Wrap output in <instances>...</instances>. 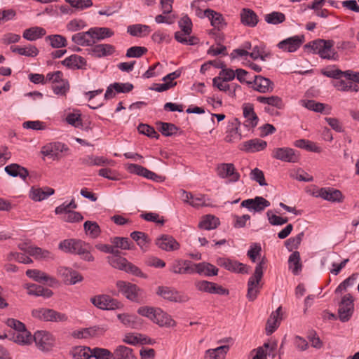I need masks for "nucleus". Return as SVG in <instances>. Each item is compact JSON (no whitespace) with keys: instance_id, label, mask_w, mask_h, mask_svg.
Masks as SVG:
<instances>
[{"instance_id":"obj_1","label":"nucleus","mask_w":359,"mask_h":359,"mask_svg":"<svg viewBox=\"0 0 359 359\" xmlns=\"http://www.w3.org/2000/svg\"><path fill=\"white\" fill-rule=\"evenodd\" d=\"M58 248L65 253L78 255L85 261H94V257L90 252L89 244L82 240L65 239L59 243Z\"/></svg>"},{"instance_id":"obj_2","label":"nucleus","mask_w":359,"mask_h":359,"mask_svg":"<svg viewBox=\"0 0 359 359\" xmlns=\"http://www.w3.org/2000/svg\"><path fill=\"white\" fill-rule=\"evenodd\" d=\"M266 262L263 258L255 266V272L248 281L247 298L249 301H254L259 293L262 285L260 281L263 277V270Z\"/></svg>"},{"instance_id":"obj_3","label":"nucleus","mask_w":359,"mask_h":359,"mask_svg":"<svg viewBox=\"0 0 359 359\" xmlns=\"http://www.w3.org/2000/svg\"><path fill=\"white\" fill-rule=\"evenodd\" d=\"M332 40L317 39L305 45L306 48H311L313 53H317L320 57L327 60H335L336 53L332 48Z\"/></svg>"},{"instance_id":"obj_4","label":"nucleus","mask_w":359,"mask_h":359,"mask_svg":"<svg viewBox=\"0 0 359 359\" xmlns=\"http://www.w3.org/2000/svg\"><path fill=\"white\" fill-rule=\"evenodd\" d=\"M32 315L35 318L47 322L60 323L68 320L67 314L46 308L34 309Z\"/></svg>"},{"instance_id":"obj_5","label":"nucleus","mask_w":359,"mask_h":359,"mask_svg":"<svg viewBox=\"0 0 359 359\" xmlns=\"http://www.w3.org/2000/svg\"><path fill=\"white\" fill-rule=\"evenodd\" d=\"M271 157L286 163H297L300 159L299 153L290 147H277L273 149Z\"/></svg>"},{"instance_id":"obj_6","label":"nucleus","mask_w":359,"mask_h":359,"mask_svg":"<svg viewBox=\"0 0 359 359\" xmlns=\"http://www.w3.org/2000/svg\"><path fill=\"white\" fill-rule=\"evenodd\" d=\"M36 346L43 351H50L54 346L55 337L46 330L36 331L33 336Z\"/></svg>"},{"instance_id":"obj_7","label":"nucleus","mask_w":359,"mask_h":359,"mask_svg":"<svg viewBox=\"0 0 359 359\" xmlns=\"http://www.w3.org/2000/svg\"><path fill=\"white\" fill-rule=\"evenodd\" d=\"M156 294L164 299L174 302L184 303L189 299L187 294L165 286L158 287Z\"/></svg>"},{"instance_id":"obj_8","label":"nucleus","mask_w":359,"mask_h":359,"mask_svg":"<svg viewBox=\"0 0 359 359\" xmlns=\"http://www.w3.org/2000/svg\"><path fill=\"white\" fill-rule=\"evenodd\" d=\"M353 299L351 294L344 295L339 305L338 315L339 320L343 323L348 321L353 313Z\"/></svg>"},{"instance_id":"obj_9","label":"nucleus","mask_w":359,"mask_h":359,"mask_svg":"<svg viewBox=\"0 0 359 359\" xmlns=\"http://www.w3.org/2000/svg\"><path fill=\"white\" fill-rule=\"evenodd\" d=\"M90 302L95 306L102 310H114L121 306L118 300L104 294L92 297Z\"/></svg>"},{"instance_id":"obj_10","label":"nucleus","mask_w":359,"mask_h":359,"mask_svg":"<svg viewBox=\"0 0 359 359\" xmlns=\"http://www.w3.org/2000/svg\"><path fill=\"white\" fill-rule=\"evenodd\" d=\"M194 262L182 259H176L169 265V271L177 275L194 274Z\"/></svg>"},{"instance_id":"obj_11","label":"nucleus","mask_w":359,"mask_h":359,"mask_svg":"<svg viewBox=\"0 0 359 359\" xmlns=\"http://www.w3.org/2000/svg\"><path fill=\"white\" fill-rule=\"evenodd\" d=\"M68 150V147L64 143L60 142H51L41 148V154L45 156H49L53 160L61 158V153Z\"/></svg>"},{"instance_id":"obj_12","label":"nucleus","mask_w":359,"mask_h":359,"mask_svg":"<svg viewBox=\"0 0 359 359\" xmlns=\"http://www.w3.org/2000/svg\"><path fill=\"white\" fill-rule=\"evenodd\" d=\"M116 285L118 291L127 299L133 302L138 300L140 290L136 285L124 280H118Z\"/></svg>"},{"instance_id":"obj_13","label":"nucleus","mask_w":359,"mask_h":359,"mask_svg":"<svg viewBox=\"0 0 359 359\" xmlns=\"http://www.w3.org/2000/svg\"><path fill=\"white\" fill-rule=\"evenodd\" d=\"M242 109L243 116L245 118L243 123L244 127L248 130L255 128L259 123V118L255 111L254 105L249 102L243 103Z\"/></svg>"},{"instance_id":"obj_14","label":"nucleus","mask_w":359,"mask_h":359,"mask_svg":"<svg viewBox=\"0 0 359 359\" xmlns=\"http://www.w3.org/2000/svg\"><path fill=\"white\" fill-rule=\"evenodd\" d=\"M217 173L220 178L229 179V182H236L240 179V174L236 172L233 163H220L217 167Z\"/></svg>"},{"instance_id":"obj_15","label":"nucleus","mask_w":359,"mask_h":359,"mask_svg":"<svg viewBox=\"0 0 359 359\" xmlns=\"http://www.w3.org/2000/svg\"><path fill=\"white\" fill-rule=\"evenodd\" d=\"M217 265L224 267L225 269L236 273H248L249 266L237 261L231 260L229 258L219 257L217 259Z\"/></svg>"},{"instance_id":"obj_16","label":"nucleus","mask_w":359,"mask_h":359,"mask_svg":"<svg viewBox=\"0 0 359 359\" xmlns=\"http://www.w3.org/2000/svg\"><path fill=\"white\" fill-rule=\"evenodd\" d=\"M304 41L303 35H295L280 41L277 46L283 51L293 53L297 50Z\"/></svg>"},{"instance_id":"obj_17","label":"nucleus","mask_w":359,"mask_h":359,"mask_svg":"<svg viewBox=\"0 0 359 359\" xmlns=\"http://www.w3.org/2000/svg\"><path fill=\"white\" fill-rule=\"evenodd\" d=\"M313 195L315 197H319L332 203H339L343 200V195L341 192L338 189L331 187L320 188L315 191Z\"/></svg>"},{"instance_id":"obj_18","label":"nucleus","mask_w":359,"mask_h":359,"mask_svg":"<svg viewBox=\"0 0 359 359\" xmlns=\"http://www.w3.org/2000/svg\"><path fill=\"white\" fill-rule=\"evenodd\" d=\"M193 271L194 273L210 277L217 276L218 274L219 269L213 264L203 262L200 263H194Z\"/></svg>"},{"instance_id":"obj_19","label":"nucleus","mask_w":359,"mask_h":359,"mask_svg":"<svg viewBox=\"0 0 359 359\" xmlns=\"http://www.w3.org/2000/svg\"><path fill=\"white\" fill-rule=\"evenodd\" d=\"M88 49L89 55L95 57H104L112 55L115 51V48L111 44L101 43L95 46H90Z\"/></svg>"},{"instance_id":"obj_20","label":"nucleus","mask_w":359,"mask_h":359,"mask_svg":"<svg viewBox=\"0 0 359 359\" xmlns=\"http://www.w3.org/2000/svg\"><path fill=\"white\" fill-rule=\"evenodd\" d=\"M62 64L71 69H86L87 61L84 57L73 54L62 60Z\"/></svg>"},{"instance_id":"obj_21","label":"nucleus","mask_w":359,"mask_h":359,"mask_svg":"<svg viewBox=\"0 0 359 359\" xmlns=\"http://www.w3.org/2000/svg\"><path fill=\"white\" fill-rule=\"evenodd\" d=\"M26 275L36 282L47 283L49 286H53L57 283L55 278L37 269H29L26 271Z\"/></svg>"},{"instance_id":"obj_22","label":"nucleus","mask_w":359,"mask_h":359,"mask_svg":"<svg viewBox=\"0 0 359 359\" xmlns=\"http://www.w3.org/2000/svg\"><path fill=\"white\" fill-rule=\"evenodd\" d=\"M55 190L49 187L43 188L32 187L29 191V198L34 201H41L53 195Z\"/></svg>"},{"instance_id":"obj_23","label":"nucleus","mask_w":359,"mask_h":359,"mask_svg":"<svg viewBox=\"0 0 359 359\" xmlns=\"http://www.w3.org/2000/svg\"><path fill=\"white\" fill-rule=\"evenodd\" d=\"M267 147V142L264 140L255 138L248 141L244 142L242 144L241 150L249 153H255L263 151Z\"/></svg>"},{"instance_id":"obj_24","label":"nucleus","mask_w":359,"mask_h":359,"mask_svg":"<svg viewBox=\"0 0 359 359\" xmlns=\"http://www.w3.org/2000/svg\"><path fill=\"white\" fill-rule=\"evenodd\" d=\"M156 245L165 251H174L180 248L179 243L171 236L163 235L158 238L156 242Z\"/></svg>"},{"instance_id":"obj_25","label":"nucleus","mask_w":359,"mask_h":359,"mask_svg":"<svg viewBox=\"0 0 359 359\" xmlns=\"http://www.w3.org/2000/svg\"><path fill=\"white\" fill-rule=\"evenodd\" d=\"M253 88L259 93H265L273 90V84L269 79L262 76H255Z\"/></svg>"},{"instance_id":"obj_26","label":"nucleus","mask_w":359,"mask_h":359,"mask_svg":"<svg viewBox=\"0 0 359 359\" xmlns=\"http://www.w3.org/2000/svg\"><path fill=\"white\" fill-rule=\"evenodd\" d=\"M153 322L161 327H175L176 325L175 321L171 316L159 308H156Z\"/></svg>"},{"instance_id":"obj_27","label":"nucleus","mask_w":359,"mask_h":359,"mask_svg":"<svg viewBox=\"0 0 359 359\" xmlns=\"http://www.w3.org/2000/svg\"><path fill=\"white\" fill-rule=\"evenodd\" d=\"M4 170L8 175L13 177H19L23 180H25L27 177L29 175L27 169L17 163H12L6 165L4 168Z\"/></svg>"},{"instance_id":"obj_28","label":"nucleus","mask_w":359,"mask_h":359,"mask_svg":"<svg viewBox=\"0 0 359 359\" xmlns=\"http://www.w3.org/2000/svg\"><path fill=\"white\" fill-rule=\"evenodd\" d=\"M8 336L9 339L20 345L30 344L33 338L31 333L26 328L24 330L13 332Z\"/></svg>"},{"instance_id":"obj_29","label":"nucleus","mask_w":359,"mask_h":359,"mask_svg":"<svg viewBox=\"0 0 359 359\" xmlns=\"http://www.w3.org/2000/svg\"><path fill=\"white\" fill-rule=\"evenodd\" d=\"M241 22L250 27H255L258 22V17L255 12L250 8H243L241 13Z\"/></svg>"},{"instance_id":"obj_30","label":"nucleus","mask_w":359,"mask_h":359,"mask_svg":"<svg viewBox=\"0 0 359 359\" xmlns=\"http://www.w3.org/2000/svg\"><path fill=\"white\" fill-rule=\"evenodd\" d=\"M204 15L210 20L211 25L214 27L221 29L226 26L224 18L220 13H218L211 9H206L204 11Z\"/></svg>"},{"instance_id":"obj_31","label":"nucleus","mask_w":359,"mask_h":359,"mask_svg":"<svg viewBox=\"0 0 359 359\" xmlns=\"http://www.w3.org/2000/svg\"><path fill=\"white\" fill-rule=\"evenodd\" d=\"M90 36L93 40L100 41L114 35V32L107 27H92L89 29Z\"/></svg>"},{"instance_id":"obj_32","label":"nucleus","mask_w":359,"mask_h":359,"mask_svg":"<svg viewBox=\"0 0 359 359\" xmlns=\"http://www.w3.org/2000/svg\"><path fill=\"white\" fill-rule=\"evenodd\" d=\"M46 30L40 27H32L24 30L22 37L28 41H33L43 37L46 34Z\"/></svg>"},{"instance_id":"obj_33","label":"nucleus","mask_w":359,"mask_h":359,"mask_svg":"<svg viewBox=\"0 0 359 359\" xmlns=\"http://www.w3.org/2000/svg\"><path fill=\"white\" fill-rule=\"evenodd\" d=\"M72 40L74 43L82 46H90L95 43V40L90 36L89 29L87 32L74 34L72 36Z\"/></svg>"},{"instance_id":"obj_34","label":"nucleus","mask_w":359,"mask_h":359,"mask_svg":"<svg viewBox=\"0 0 359 359\" xmlns=\"http://www.w3.org/2000/svg\"><path fill=\"white\" fill-rule=\"evenodd\" d=\"M27 293L29 295H34V296H41L45 298H49L50 297L53 292L52 290L48 288H45L41 285H38L36 284H31L27 285Z\"/></svg>"},{"instance_id":"obj_35","label":"nucleus","mask_w":359,"mask_h":359,"mask_svg":"<svg viewBox=\"0 0 359 359\" xmlns=\"http://www.w3.org/2000/svg\"><path fill=\"white\" fill-rule=\"evenodd\" d=\"M301 102L302 106L311 111L318 113H324L325 114H329L330 113V108L329 109V111H325V109L326 107H327V105L323 103L318 102L313 100H302Z\"/></svg>"},{"instance_id":"obj_36","label":"nucleus","mask_w":359,"mask_h":359,"mask_svg":"<svg viewBox=\"0 0 359 359\" xmlns=\"http://www.w3.org/2000/svg\"><path fill=\"white\" fill-rule=\"evenodd\" d=\"M219 225V219L212 215H205L198 224V227L205 230L216 229Z\"/></svg>"},{"instance_id":"obj_37","label":"nucleus","mask_w":359,"mask_h":359,"mask_svg":"<svg viewBox=\"0 0 359 359\" xmlns=\"http://www.w3.org/2000/svg\"><path fill=\"white\" fill-rule=\"evenodd\" d=\"M281 311V306L278 307L274 312H272L267 320L266 332L267 335L271 334L278 327V316Z\"/></svg>"},{"instance_id":"obj_38","label":"nucleus","mask_w":359,"mask_h":359,"mask_svg":"<svg viewBox=\"0 0 359 359\" xmlns=\"http://www.w3.org/2000/svg\"><path fill=\"white\" fill-rule=\"evenodd\" d=\"M71 353L74 359H90L92 358V348L88 346H75Z\"/></svg>"},{"instance_id":"obj_39","label":"nucleus","mask_w":359,"mask_h":359,"mask_svg":"<svg viewBox=\"0 0 359 359\" xmlns=\"http://www.w3.org/2000/svg\"><path fill=\"white\" fill-rule=\"evenodd\" d=\"M150 27L145 25L136 24L128 27L127 32L133 36H142L151 32Z\"/></svg>"},{"instance_id":"obj_40","label":"nucleus","mask_w":359,"mask_h":359,"mask_svg":"<svg viewBox=\"0 0 359 359\" xmlns=\"http://www.w3.org/2000/svg\"><path fill=\"white\" fill-rule=\"evenodd\" d=\"M229 349V347L227 345L221 346L214 349H209L205 353V359H224Z\"/></svg>"},{"instance_id":"obj_41","label":"nucleus","mask_w":359,"mask_h":359,"mask_svg":"<svg viewBox=\"0 0 359 359\" xmlns=\"http://www.w3.org/2000/svg\"><path fill=\"white\" fill-rule=\"evenodd\" d=\"M227 81L221 79L220 76H216L212 79V85L218 88L220 91L227 93L231 97L235 96V89H231L230 84L226 83Z\"/></svg>"},{"instance_id":"obj_42","label":"nucleus","mask_w":359,"mask_h":359,"mask_svg":"<svg viewBox=\"0 0 359 359\" xmlns=\"http://www.w3.org/2000/svg\"><path fill=\"white\" fill-rule=\"evenodd\" d=\"M11 50L13 53H17L20 55L27 57H36L39 54V50L35 46L29 45L27 47L22 48L18 46H11Z\"/></svg>"},{"instance_id":"obj_43","label":"nucleus","mask_w":359,"mask_h":359,"mask_svg":"<svg viewBox=\"0 0 359 359\" xmlns=\"http://www.w3.org/2000/svg\"><path fill=\"white\" fill-rule=\"evenodd\" d=\"M60 271L62 275L67 278V280L69 281V284L71 285H74L83 280L82 276L79 272L72 269L63 268Z\"/></svg>"},{"instance_id":"obj_44","label":"nucleus","mask_w":359,"mask_h":359,"mask_svg":"<svg viewBox=\"0 0 359 359\" xmlns=\"http://www.w3.org/2000/svg\"><path fill=\"white\" fill-rule=\"evenodd\" d=\"M111 242L115 247L122 250H131L135 247L133 243L126 237H114Z\"/></svg>"},{"instance_id":"obj_45","label":"nucleus","mask_w":359,"mask_h":359,"mask_svg":"<svg viewBox=\"0 0 359 359\" xmlns=\"http://www.w3.org/2000/svg\"><path fill=\"white\" fill-rule=\"evenodd\" d=\"M285 19V14L279 11H273L264 16V20L268 24L275 25L283 23Z\"/></svg>"},{"instance_id":"obj_46","label":"nucleus","mask_w":359,"mask_h":359,"mask_svg":"<svg viewBox=\"0 0 359 359\" xmlns=\"http://www.w3.org/2000/svg\"><path fill=\"white\" fill-rule=\"evenodd\" d=\"M175 39L179 43L189 46L196 45L200 41L198 37L190 35H184V34H182L180 32H176L175 33Z\"/></svg>"},{"instance_id":"obj_47","label":"nucleus","mask_w":359,"mask_h":359,"mask_svg":"<svg viewBox=\"0 0 359 359\" xmlns=\"http://www.w3.org/2000/svg\"><path fill=\"white\" fill-rule=\"evenodd\" d=\"M46 41H49L50 46L54 48H63L67 46L66 38L60 34L49 35L46 37Z\"/></svg>"},{"instance_id":"obj_48","label":"nucleus","mask_w":359,"mask_h":359,"mask_svg":"<svg viewBox=\"0 0 359 359\" xmlns=\"http://www.w3.org/2000/svg\"><path fill=\"white\" fill-rule=\"evenodd\" d=\"M257 100L262 104H267L269 105L276 107L278 109H281L283 107V102L280 97L276 95L270 97L258 96Z\"/></svg>"},{"instance_id":"obj_49","label":"nucleus","mask_w":359,"mask_h":359,"mask_svg":"<svg viewBox=\"0 0 359 359\" xmlns=\"http://www.w3.org/2000/svg\"><path fill=\"white\" fill-rule=\"evenodd\" d=\"M86 233L91 238H97L100 233V228L97 222L86 221L83 224Z\"/></svg>"},{"instance_id":"obj_50","label":"nucleus","mask_w":359,"mask_h":359,"mask_svg":"<svg viewBox=\"0 0 359 359\" xmlns=\"http://www.w3.org/2000/svg\"><path fill=\"white\" fill-rule=\"evenodd\" d=\"M288 262L290 267L294 266L292 269V273L295 275L298 274V273L302 270L299 252L298 251L292 252L289 257Z\"/></svg>"},{"instance_id":"obj_51","label":"nucleus","mask_w":359,"mask_h":359,"mask_svg":"<svg viewBox=\"0 0 359 359\" xmlns=\"http://www.w3.org/2000/svg\"><path fill=\"white\" fill-rule=\"evenodd\" d=\"M180 28L181 29L182 34L184 35H190L192 32V22L187 16H183L178 22Z\"/></svg>"},{"instance_id":"obj_52","label":"nucleus","mask_w":359,"mask_h":359,"mask_svg":"<svg viewBox=\"0 0 359 359\" xmlns=\"http://www.w3.org/2000/svg\"><path fill=\"white\" fill-rule=\"evenodd\" d=\"M69 88L70 86L68 80L52 86L53 93L59 96H65L69 92Z\"/></svg>"},{"instance_id":"obj_53","label":"nucleus","mask_w":359,"mask_h":359,"mask_svg":"<svg viewBox=\"0 0 359 359\" xmlns=\"http://www.w3.org/2000/svg\"><path fill=\"white\" fill-rule=\"evenodd\" d=\"M252 206V210L259 212L270 206V202L262 196H256L253 198V205Z\"/></svg>"},{"instance_id":"obj_54","label":"nucleus","mask_w":359,"mask_h":359,"mask_svg":"<svg viewBox=\"0 0 359 359\" xmlns=\"http://www.w3.org/2000/svg\"><path fill=\"white\" fill-rule=\"evenodd\" d=\"M159 130L164 136L169 137L177 133L178 128L173 123L160 122Z\"/></svg>"},{"instance_id":"obj_55","label":"nucleus","mask_w":359,"mask_h":359,"mask_svg":"<svg viewBox=\"0 0 359 359\" xmlns=\"http://www.w3.org/2000/svg\"><path fill=\"white\" fill-rule=\"evenodd\" d=\"M130 237L134 240L137 244L142 249L147 243H149V239L148 236L142 231H133L130 233Z\"/></svg>"},{"instance_id":"obj_56","label":"nucleus","mask_w":359,"mask_h":359,"mask_svg":"<svg viewBox=\"0 0 359 359\" xmlns=\"http://www.w3.org/2000/svg\"><path fill=\"white\" fill-rule=\"evenodd\" d=\"M304 232H300L294 237H291L287 239L285 243V247L289 251H292L294 249H297L300 245L302 238L304 237Z\"/></svg>"},{"instance_id":"obj_57","label":"nucleus","mask_w":359,"mask_h":359,"mask_svg":"<svg viewBox=\"0 0 359 359\" xmlns=\"http://www.w3.org/2000/svg\"><path fill=\"white\" fill-rule=\"evenodd\" d=\"M71 7L82 11L93 6L92 0H65Z\"/></svg>"},{"instance_id":"obj_58","label":"nucleus","mask_w":359,"mask_h":359,"mask_svg":"<svg viewBox=\"0 0 359 359\" xmlns=\"http://www.w3.org/2000/svg\"><path fill=\"white\" fill-rule=\"evenodd\" d=\"M137 130L140 133L145 135L148 136L149 137L156 138V139H158V137H159V135L155 130L154 128H153L147 124L140 123L137 127Z\"/></svg>"},{"instance_id":"obj_59","label":"nucleus","mask_w":359,"mask_h":359,"mask_svg":"<svg viewBox=\"0 0 359 359\" xmlns=\"http://www.w3.org/2000/svg\"><path fill=\"white\" fill-rule=\"evenodd\" d=\"M294 145L298 148L301 149H305L307 151H318V148L316 147V145L313 143L312 142L304 140V139H300L298 140H296L294 142Z\"/></svg>"},{"instance_id":"obj_60","label":"nucleus","mask_w":359,"mask_h":359,"mask_svg":"<svg viewBox=\"0 0 359 359\" xmlns=\"http://www.w3.org/2000/svg\"><path fill=\"white\" fill-rule=\"evenodd\" d=\"M242 135L240 130L237 128H231L226 132L225 141L226 142H235L240 141Z\"/></svg>"},{"instance_id":"obj_61","label":"nucleus","mask_w":359,"mask_h":359,"mask_svg":"<svg viewBox=\"0 0 359 359\" xmlns=\"http://www.w3.org/2000/svg\"><path fill=\"white\" fill-rule=\"evenodd\" d=\"M65 120L67 123L74 126L75 128H81L83 126L82 120L81 118V114L76 113H69Z\"/></svg>"},{"instance_id":"obj_62","label":"nucleus","mask_w":359,"mask_h":359,"mask_svg":"<svg viewBox=\"0 0 359 359\" xmlns=\"http://www.w3.org/2000/svg\"><path fill=\"white\" fill-rule=\"evenodd\" d=\"M107 261L112 267L119 270H122L126 263V259L122 256H108Z\"/></svg>"},{"instance_id":"obj_63","label":"nucleus","mask_w":359,"mask_h":359,"mask_svg":"<svg viewBox=\"0 0 359 359\" xmlns=\"http://www.w3.org/2000/svg\"><path fill=\"white\" fill-rule=\"evenodd\" d=\"M147 52V48L142 46H132L129 48L126 56L127 57H140Z\"/></svg>"},{"instance_id":"obj_64","label":"nucleus","mask_w":359,"mask_h":359,"mask_svg":"<svg viewBox=\"0 0 359 359\" xmlns=\"http://www.w3.org/2000/svg\"><path fill=\"white\" fill-rule=\"evenodd\" d=\"M112 353L108 349L102 348H92V357L95 359H110Z\"/></svg>"}]
</instances>
